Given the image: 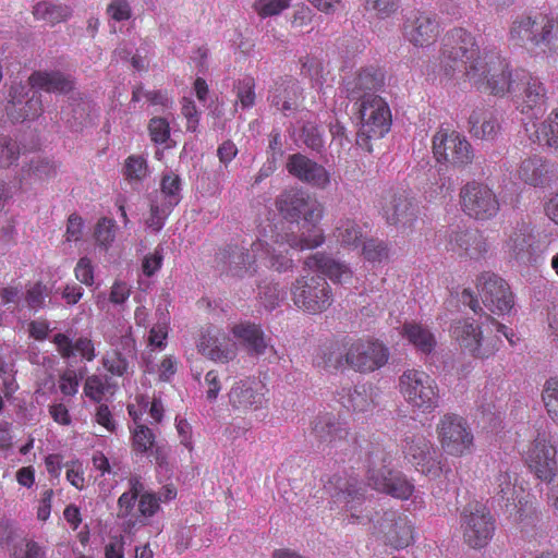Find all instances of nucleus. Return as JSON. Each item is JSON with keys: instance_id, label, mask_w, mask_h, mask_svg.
I'll use <instances>...</instances> for the list:
<instances>
[{"instance_id": "f257e3e1", "label": "nucleus", "mask_w": 558, "mask_h": 558, "mask_svg": "<svg viewBox=\"0 0 558 558\" xmlns=\"http://www.w3.org/2000/svg\"><path fill=\"white\" fill-rule=\"evenodd\" d=\"M439 65L453 78L462 75L477 90L494 96L514 94L517 109L523 114L542 111L547 104V88L542 80L524 69L511 70L507 58L496 49L482 52L474 35L454 27L442 39Z\"/></svg>"}, {"instance_id": "f03ea898", "label": "nucleus", "mask_w": 558, "mask_h": 558, "mask_svg": "<svg viewBox=\"0 0 558 558\" xmlns=\"http://www.w3.org/2000/svg\"><path fill=\"white\" fill-rule=\"evenodd\" d=\"M508 41L530 52L558 54V16L550 11L529 10L512 16Z\"/></svg>"}, {"instance_id": "7ed1b4c3", "label": "nucleus", "mask_w": 558, "mask_h": 558, "mask_svg": "<svg viewBox=\"0 0 558 558\" xmlns=\"http://www.w3.org/2000/svg\"><path fill=\"white\" fill-rule=\"evenodd\" d=\"M277 209L291 221H298L301 217L304 223H308V234H287L289 247L305 251L314 250L325 242L324 231L318 227L323 216L324 207L316 199L301 190H289L282 192L276 199Z\"/></svg>"}, {"instance_id": "20e7f679", "label": "nucleus", "mask_w": 558, "mask_h": 558, "mask_svg": "<svg viewBox=\"0 0 558 558\" xmlns=\"http://www.w3.org/2000/svg\"><path fill=\"white\" fill-rule=\"evenodd\" d=\"M389 356V349L378 339L344 337L331 347L325 363L335 369L350 368L367 374L384 367Z\"/></svg>"}, {"instance_id": "39448f33", "label": "nucleus", "mask_w": 558, "mask_h": 558, "mask_svg": "<svg viewBox=\"0 0 558 558\" xmlns=\"http://www.w3.org/2000/svg\"><path fill=\"white\" fill-rule=\"evenodd\" d=\"M275 243L278 247L257 240L252 243L251 248L239 247L238 245H228L219 251L217 259L229 265V269L234 276H242V271L253 276L257 271V262L267 260V266L278 272L292 270L294 263L289 256L288 250H281L287 243V234L278 235Z\"/></svg>"}, {"instance_id": "423d86ee", "label": "nucleus", "mask_w": 558, "mask_h": 558, "mask_svg": "<svg viewBox=\"0 0 558 558\" xmlns=\"http://www.w3.org/2000/svg\"><path fill=\"white\" fill-rule=\"evenodd\" d=\"M390 452L380 444H372L366 453V480L371 487L393 498L408 500L414 493V485L399 471L389 468Z\"/></svg>"}, {"instance_id": "0eeeda50", "label": "nucleus", "mask_w": 558, "mask_h": 558, "mask_svg": "<svg viewBox=\"0 0 558 558\" xmlns=\"http://www.w3.org/2000/svg\"><path fill=\"white\" fill-rule=\"evenodd\" d=\"M550 244L548 234L539 231L529 218H521L505 230L504 252L524 265H535Z\"/></svg>"}, {"instance_id": "6e6552de", "label": "nucleus", "mask_w": 558, "mask_h": 558, "mask_svg": "<svg viewBox=\"0 0 558 558\" xmlns=\"http://www.w3.org/2000/svg\"><path fill=\"white\" fill-rule=\"evenodd\" d=\"M398 389L407 404L422 414H430L441 402L437 381L421 368H407L398 379Z\"/></svg>"}, {"instance_id": "1a4fd4ad", "label": "nucleus", "mask_w": 558, "mask_h": 558, "mask_svg": "<svg viewBox=\"0 0 558 558\" xmlns=\"http://www.w3.org/2000/svg\"><path fill=\"white\" fill-rule=\"evenodd\" d=\"M360 129L356 144L372 151V140L383 138L390 130L392 118L387 101L380 96H368L360 101Z\"/></svg>"}, {"instance_id": "9d476101", "label": "nucleus", "mask_w": 558, "mask_h": 558, "mask_svg": "<svg viewBox=\"0 0 558 558\" xmlns=\"http://www.w3.org/2000/svg\"><path fill=\"white\" fill-rule=\"evenodd\" d=\"M291 300L296 308L310 315L326 312L333 303V291L319 275L298 277L290 287Z\"/></svg>"}, {"instance_id": "9b49d317", "label": "nucleus", "mask_w": 558, "mask_h": 558, "mask_svg": "<svg viewBox=\"0 0 558 558\" xmlns=\"http://www.w3.org/2000/svg\"><path fill=\"white\" fill-rule=\"evenodd\" d=\"M432 150L438 163L457 170L470 168L476 158L472 144L463 134L444 128L434 134Z\"/></svg>"}, {"instance_id": "f8f14e48", "label": "nucleus", "mask_w": 558, "mask_h": 558, "mask_svg": "<svg viewBox=\"0 0 558 558\" xmlns=\"http://www.w3.org/2000/svg\"><path fill=\"white\" fill-rule=\"evenodd\" d=\"M482 325L471 317L458 318L450 324L449 333L472 357L487 360L496 354L502 340L498 336L484 338Z\"/></svg>"}, {"instance_id": "ddd939ff", "label": "nucleus", "mask_w": 558, "mask_h": 558, "mask_svg": "<svg viewBox=\"0 0 558 558\" xmlns=\"http://www.w3.org/2000/svg\"><path fill=\"white\" fill-rule=\"evenodd\" d=\"M436 435L441 449L450 457H466L474 450V434L466 418L460 414H442L436 424Z\"/></svg>"}, {"instance_id": "4468645a", "label": "nucleus", "mask_w": 558, "mask_h": 558, "mask_svg": "<svg viewBox=\"0 0 558 558\" xmlns=\"http://www.w3.org/2000/svg\"><path fill=\"white\" fill-rule=\"evenodd\" d=\"M461 211L470 219L488 221L500 211L499 198L487 183L470 180L464 183L458 194Z\"/></svg>"}, {"instance_id": "2eb2a0df", "label": "nucleus", "mask_w": 558, "mask_h": 558, "mask_svg": "<svg viewBox=\"0 0 558 558\" xmlns=\"http://www.w3.org/2000/svg\"><path fill=\"white\" fill-rule=\"evenodd\" d=\"M460 529L464 544L473 549H482L495 535L496 520L484 504L472 501L461 511Z\"/></svg>"}, {"instance_id": "dca6fc26", "label": "nucleus", "mask_w": 558, "mask_h": 558, "mask_svg": "<svg viewBox=\"0 0 558 558\" xmlns=\"http://www.w3.org/2000/svg\"><path fill=\"white\" fill-rule=\"evenodd\" d=\"M531 473L539 481L558 483V440L548 433H537L524 454Z\"/></svg>"}, {"instance_id": "f3484780", "label": "nucleus", "mask_w": 558, "mask_h": 558, "mask_svg": "<svg viewBox=\"0 0 558 558\" xmlns=\"http://www.w3.org/2000/svg\"><path fill=\"white\" fill-rule=\"evenodd\" d=\"M331 488L333 501L341 505L355 522L371 521V512L363 507L366 501L365 487L355 476L333 474L328 481V489Z\"/></svg>"}, {"instance_id": "a211bd4d", "label": "nucleus", "mask_w": 558, "mask_h": 558, "mask_svg": "<svg viewBox=\"0 0 558 558\" xmlns=\"http://www.w3.org/2000/svg\"><path fill=\"white\" fill-rule=\"evenodd\" d=\"M138 500L137 509L142 517L151 518L160 509V498L157 493L145 490V484L141 475L132 474L128 477V490L118 498L117 517L129 518Z\"/></svg>"}, {"instance_id": "6ab92c4d", "label": "nucleus", "mask_w": 558, "mask_h": 558, "mask_svg": "<svg viewBox=\"0 0 558 558\" xmlns=\"http://www.w3.org/2000/svg\"><path fill=\"white\" fill-rule=\"evenodd\" d=\"M476 288L483 304L493 314L504 315L512 310L514 299L510 286L497 274L482 272L477 277Z\"/></svg>"}, {"instance_id": "aec40b11", "label": "nucleus", "mask_w": 558, "mask_h": 558, "mask_svg": "<svg viewBox=\"0 0 558 558\" xmlns=\"http://www.w3.org/2000/svg\"><path fill=\"white\" fill-rule=\"evenodd\" d=\"M440 34V22L435 13L416 10L404 17L402 35L414 47H429L437 41Z\"/></svg>"}, {"instance_id": "412c9836", "label": "nucleus", "mask_w": 558, "mask_h": 558, "mask_svg": "<svg viewBox=\"0 0 558 558\" xmlns=\"http://www.w3.org/2000/svg\"><path fill=\"white\" fill-rule=\"evenodd\" d=\"M265 386L255 377L236 379L227 392L228 404L234 412L258 411L266 404Z\"/></svg>"}, {"instance_id": "4be33fe9", "label": "nucleus", "mask_w": 558, "mask_h": 558, "mask_svg": "<svg viewBox=\"0 0 558 558\" xmlns=\"http://www.w3.org/2000/svg\"><path fill=\"white\" fill-rule=\"evenodd\" d=\"M404 458L427 476H439L441 473L440 461L433 444L422 434L407 436L402 447Z\"/></svg>"}, {"instance_id": "5701e85b", "label": "nucleus", "mask_w": 558, "mask_h": 558, "mask_svg": "<svg viewBox=\"0 0 558 558\" xmlns=\"http://www.w3.org/2000/svg\"><path fill=\"white\" fill-rule=\"evenodd\" d=\"M198 351L209 360L218 363H229L236 357L238 347L222 329L208 326L197 342Z\"/></svg>"}, {"instance_id": "b1692460", "label": "nucleus", "mask_w": 558, "mask_h": 558, "mask_svg": "<svg viewBox=\"0 0 558 558\" xmlns=\"http://www.w3.org/2000/svg\"><path fill=\"white\" fill-rule=\"evenodd\" d=\"M386 84V74L383 68L376 64L361 66L352 77L345 80L344 89L350 100H360L383 89Z\"/></svg>"}, {"instance_id": "393cba45", "label": "nucleus", "mask_w": 558, "mask_h": 558, "mask_svg": "<svg viewBox=\"0 0 558 558\" xmlns=\"http://www.w3.org/2000/svg\"><path fill=\"white\" fill-rule=\"evenodd\" d=\"M379 532L384 535L385 544L395 548L403 549L414 542V524L409 515L386 511L379 523Z\"/></svg>"}, {"instance_id": "a878e982", "label": "nucleus", "mask_w": 558, "mask_h": 558, "mask_svg": "<svg viewBox=\"0 0 558 558\" xmlns=\"http://www.w3.org/2000/svg\"><path fill=\"white\" fill-rule=\"evenodd\" d=\"M317 441L326 444L330 448H342L349 441L350 429L333 413L323 412L315 416L311 427Z\"/></svg>"}, {"instance_id": "bb28decb", "label": "nucleus", "mask_w": 558, "mask_h": 558, "mask_svg": "<svg viewBox=\"0 0 558 558\" xmlns=\"http://www.w3.org/2000/svg\"><path fill=\"white\" fill-rule=\"evenodd\" d=\"M445 248L448 252H452L458 255H465L470 258H480L487 253L488 245L481 231L469 228L461 229L457 227L456 229L450 230L447 234Z\"/></svg>"}, {"instance_id": "cd10ccee", "label": "nucleus", "mask_w": 558, "mask_h": 558, "mask_svg": "<svg viewBox=\"0 0 558 558\" xmlns=\"http://www.w3.org/2000/svg\"><path fill=\"white\" fill-rule=\"evenodd\" d=\"M286 167L292 177L314 187L324 190L330 184L329 171L300 153L290 155Z\"/></svg>"}, {"instance_id": "c85d7f7f", "label": "nucleus", "mask_w": 558, "mask_h": 558, "mask_svg": "<svg viewBox=\"0 0 558 558\" xmlns=\"http://www.w3.org/2000/svg\"><path fill=\"white\" fill-rule=\"evenodd\" d=\"M303 268L306 271L319 274L320 277L328 278L333 283L349 282L353 276L351 268L345 263L335 259L325 252L307 256L303 262Z\"/></svg>"}, {"instance_id": "c756f323", "label": "nucleus", "mask_w": 558, "mask_h": 558, "mask_svg": "<svg viewBox=\"0 0 558 558\" xmlns=\"http://www.w3.org/2000/svg\"><path fill=\"white\" fill-rule=\"evenodd\" d=\"M27 95L25 86H12L9 93L10 100L5 108L8 117L14 122L34 120L44 112L41 95L37 90L23 104L22 98Z\"/></svg>"}, {"instance_id": "7c9ffc66", "label": "nucleus", "mask_w": 558, "mask_h": 558, "mask_svg": "<svg viewBox=\"0 0 558 558\" xmlns=\"http://www.w3.org/2000/svg\"><path fill=\"white\" fill-rule=\"evenodd\" d=\"M381 210L389 225L412 228L417 219V206L403 194L388 192L383 196Z\"/></svg>"}, {"instance_id": "2f4dec72", "label": "nucleus", "mask_w": 558, "mask_h": 558, "mask_svg": "<svg viewBox=\"0 0 558 558\" xmlns=\"http://www.w3.org/2000/svg\"><path fill=\"white\" fill-rule=\"evenodd\" d=\"M520 181L533 187H544L554 180L553 166L539 156L523 159L517 170Z\"/></svg>"}, {"instance_id": "473e14b6", "label": "nucleus", "mask_w": 558, "mask_h": 558, "mask_svg": "<svg viewBox=\"0 0 558 558\" xmlns=\"http://www.w3.org/2000/svg\"><path fill=\"white\" fill-rule=\"evenodd\" d=\"M52 343L64 360L78 355L82 360L92 362L97 355L94 341L88 337H80L73 342L66 333L58 332L53 336Z\"/></svg>"}, {"instance_id": "72a5a7b5", "label": "nucleus", "mask_w": 558, "mask_h": 558, "mask_svg": "<svg viewBox=\"0 0 558 558\" xmlns=\"http://www.w3.org/2000/svg\"><path fill=\"white\" fill-rule=\"evenodd\" d=\"M32 89L66 94L74 88V80L60 71H34L28 77Z\"/></svg>"}, {"instance_id": "f704fd0d", "label": "nucleus", "mask_w": 558, "mask_h": 558, "mask_svg": "<svg viewBox=\"0 0 558 558\" xmlns=\"http://www.w3.org/2000/svg\"><path fill=\"white\" fill-rule=\"evenodd\" d=\"M470 134L482 141H494L500 132V123L492 109L476 108L469 117Z\"/></svg>"}, {"instance_id": "c9c22d12", "label": "nucleus", "mask_w": 558, "mask_h": 558, "mask_svg": "<svg viewBox=\"0 0 558 558\" xmlns=\"http://www.w3.org/2000/svg\"><path fill=\"white\" fill-rule=\"evenodd\" d=\"M338 401L349 411L356 414H372L376 408L372 389L356 386L353 389L342 388L337 392Z\"/></svg>"}, {"instance_id": "e433bc0d", "label": "nucleus", "mask_w": 558, "mask_h": 558, "mask_svg": "<svg viewBox=\"0 0 558 558\" xmlns=\"http://www.w3.org/2000/svg\"><path fill=\"white\" fill-rule=\"evenodd\" d=\"M301 88L295 80L277 82L269 96L271 106L288 116L298 110Z\"/></svg>"}, {"instance_id": "4c0bfd02", "label": "nucleus", "mask_w": 558, "mask_h": 558, "mask_svg": "<svg viewBox=\"0 0 558 558\" xmlns=\"http://www.w3.org/2000/svg\"><path fill=\"white\" fill-rule=\"evenodd\" d=\"M400 335L405 339L417 352L429 355L437 345V340L432 330L417 322H405Z\"/></svg>"}, {"instance_id": "58836bf2", "label": "nucleus", "mask_w": 558, "mask_h": 558, "mask_svg": "<svg viewBox=\"0 0 558 558\" xmlns=\"http://www.w3.org/2000/svg\"><path fill=\"white\" fill-rule=\"evenodd\" d=\"M533 143L558 150V108L554 109L546 120L533 124L532 130L526 129Z\"/></svg>"}, {"instance_id": "ea45409f", "label": "nucleus", "mask_w": 558, "mask_h": 558, "mask_svg": "<svg viewBox=\"0 0 558 558\" xmlns=\"http://www.w3.org/2000/svg\"><path fill=\"white\" fill-rule=\"evenodd\" d=\"M231 332L244 343L251 353L256 355L265 353L267 342L260 326L251 323H240L231 328Z\"/></svg>"}, {"instance_id": "a19ab883", "label": "nucleus", "mask_w": 558, "mask_h": 558, "mask_svg": "<svg viewBox=\"0 0 558 558\" xmlns=\"http://www.w3.org/2000/svg\"><path fill=\"white\" fill-rule=\"evenodd\" d=\"M487 493L499 504L506 506L513 504L515 499V486L512 483L511 475L507 471H499L488 480Z\"/></svg>"}, {"instance_id": "79ce46f5", "label": "nucleus", "mask_w": 558, "mask_h": 558, "mask_svg": "<svg viewBox=\"0 0 558 558\" xmlns=\"http://www.w3.org/2000/svg\"><path fill=\"white\" fill-rule=\"evenodd\" d=\"M33 14L38 21L56 25L65 22L72 15V10L65 4L40 1L34 5Z\"/></svg>"}, {"instance_id": "37998d69", "label": "nucleus", "mask_w": 558, "mask_h": 558, "mask_svg": "<svg viewBox=\"0 0 558 558\" xmlns=\"http://www.w3.org/2000/svg\"><path fill=\"white\" fill-rule=\"evenodd\" d=\"M461 301L463 304L468 305L474 313L477 314L478 312H482L481 317H484L485 322L493 325L496 328L497 332L501 333L511 345L515 344L518 338L514 331L508 328L506 325L499 323L492 315L484 313L473 291H471L470 289H464L461 293Z\"/></svg>"}, {"instance_id": "c03bdc74", "label": "nucleus", "mask_w": 558, "mask_h": 558, "mask_svg": "<svg viewBox=\"0 0 558 558\" xmlns=\"http://www.w3.org/2000/svg\"><path fill=\"white\" fill-rule=\"evenodd\" d=\"M336 241L343 247H357L363 239L362 227L353 219H341L333 232Z\"/></svg>"}, {"instance_id": "a18cd8bd", "label": "nucleus", "mask_w": 558, "mask_h": 558, "mask_svg": "<svg viewBox=\"0 0 558 558\" xmlns=\"http://www.w3.org/2000/svg\"><path fill=\"white\" fill-rule=\"evenodd\" d=\"M149 201V215L145 219V225L154 232H159L174 207L153 195Z\"/></svg>"}, {"instance_id": "49530a36", "label": "nucleus", "mask_w": 558, "mask_h": 558, "mask_svg": "<svg viewBox=\"0 0 558 558\" xmlns=\"http://www.w3.org/2000/svg\"><path fill=\"white\" fill-rule=\"evenodd\" d=\"M181 180L179 175L170 172L162 177L160 190L151 195L175 207L180 203Z\"/></svg>"}, {"instance_id": "de8ad7c7", "label": "nucleus", "mask_w": 558, "mask_h": 558, "mask_svg": "<svg viewBox=\"0 0 558 558\" xmlns=\"http://www.w3.org/2000/svg\"><path fill=\"white\" fill-rule=\"evenodd\" d=\"M132 449L137 453H147L155 445L156 436L151 428L144 424H136L131 429Z\"/></svg>"}, {"instance_id": "09e8293b", "label": "nucleus", "mask_w": 558, "mask_h": 558, "mask_svg": "<svg viewBox=\"0 0 558 558\" xmlns=\"http://www.w3.org/2000/svg\"><path fill=\"white\" fill-rule=\"evenodd\" d=\"M542 399L548 416L558 425V376L545 381Z\"/></svg>"}, {"instance_id": "8fccbe9b", "label": "nucleus", "mask_w": 558, "mask_h": 558, "mask_svg": "<svg viewBox=\"0 0 558 558\" xmlns=\"http://www.w3.org/2000/svg\"><path fill=\"white\" fill-rule=\"evenodd\" d=\"M105 369L112 376L123 377L128 374L130 363L128 359L119 350L112 349L105 353L102 357Z\"/></svg>"}, {"instance_id": "3c124183", "label": "nucleus", "mask_w": 558, "mask_h": 558, "mask_svg": "<svg viewBox=\"0 0 558 558\" xmlns=\"http://www.w3.org/2000/svg\"><path fill=\"white\" fill-rule=\"evenodd\" d=\"M116 230L117 223L113 219L107 217L100 218L97 221L94 231L96 243L99 246L108 250L114 242Z\"/></svg>"}, {"instance_id": "603ef678", "label": "nucleus", "mask_w": 558, "mask_h": 558, "mask_svg": "<svg viewBox=\"0 0 558 558\" xmlns=\"http://www.w3.org/2000/svg\"><path fill=\"white\" fill-rule=\"evenodd\" d=\"M290 5L291 0H255L253 10L260 19H267L281 14Z\"/></svg>"}, {"instance_id": "864d4df0", "label": "nucleus", "mask_w": 558, "mask_h": 558, "mask_svg": "<svg viewBox=\"0 0 558 558\" xmlns=\"http://www.w3.org/2000/svg\"><path fill=\"white\" fill-rule=\"evenodd\" d=\"M123 174L128 181H142L147 174L146 160L142 156H129L124 162Z\"/></svg>"}, {"instance_id": "5fc2aeb1", "label": "nucleus", "mask_w": 558, "mask_h": 558, "mask_svg": "<svg viewBox=\"0 0 558 558\" xmlns=\"http://www.w3.org/2000/svg\"><path fill=\"white\" fill-rule=\"evenodd\" d=\"M150 141L156 145H162L170 138V124L166 118L154 117L148 122Z\"/></svg>"}, {"instance_id": "6e6d98bb", "label": "nucleus", "mask_w": 558, "mask_h": 558, "mask_svg": "<svg viewBox=\"0 0 558 558\" xmlns=\"http://www.w3.org/2000/svg\"><path fill=\"white\" fill-rule=\"evenodd\" d=\"M48 289L41 281H37L27 288L25 293V302L27 306L37 312L45 307L48 298Z\"/></svg>"}, {"instance_id": "4d7b16f0", "label": "nucleus", "mask_w": 558, "mask_h": 558, "mask_svg": "<svg viewBox=\"0 0 558 558\" xmlns=\"http://www.w3.org/2000/svg\"><path fill=\"white\" fill-rule=\"evenodd\" d=\"M388 246L383 241L371 239L364 242L362 254L364 258L372 263H380L388 258Z\"/></svg>"}, {"instance_id": "13d9d810", "label": "nucleus", "mask_w": 558, "mask_h": 558, "mask_svg": "<svg viewBox=\"0 0 558 558\" xmlns=\"http://www.w3.org/2000/svg\"><path fill=\"white\" fill-rule=\"evenodd\" d=\"M284 298V291L279 283H269L262 288L259 299L267 310H274Z\"/></svg>"}, {"instance_id": "bf43d9fd", "label": "nucleus", "mask_w": 558, "mask_h": 558, "mask_svg": "<svg viewBox=\"0 0 558 558\" xmlns=\"http://www.w3.org/2000/svg\"><path fill=\"white\" fill-rule=\"evenodd\" d=\"M20 156V147L10 137H0V167L7 168L13 165Z\"/></svg>"}, {"instance_id": "052dcab7", "label": "nucleus", "mask_w": 558, "mask_h": 558, "mask_svg": "<svg viewBox=\"0 0 558 558\" xmlns=\"http://www.w3.org/2000/svg\"><path fill=\"white\" fill-rule=\"evenodd\" d=\"M162 263L163 248L162 246L158 245L154 252L144 256L142 260V271L146 277L150 278L160 270Z\"/></svg>"}, {"instance_id": "680f3d73", "label": "nucleus", "mask_w": 558, "mask_h": 558, "mask_svg": "<svg viewBox=\"0 0 558 558\" xmlns=\"http://www.w3.org/2000/svg\"><path fill=\"white\" fill-rule=\"evenodd\" d=\"M106 384L98 375H90L86 378L84 384V393L94 402L100 403L106 393Z\"/></svg>"}, {"instance_id": "e2e57ef3", "label": "nucleus", "mask_w": 558, "mask_h": 558, "mask_svg": "<svg viewBox=\"0 0 558 558\" xmlns=\"http://www.w3.org/2000/svg\"><path fill=\"white\" fill-rule=\"evenodd\" d=\"M236 97L242 108H251L255 104V82L252 77L239 81L236 85Z\"/></svg>"}, {"instance_id": "0e129e2a", "label": "nucleus", "mask_w": 558, "mask_h": 558, "mask_svg": "<svg viewBox=\"0 0 558 558\" xmlns=\"http://www.w3.org/2000/svg\"><path fill=\"white\" fill-rule=\"evenodd\" d=\"M366 10L374 11L380 19L396 13L400 7V0H366Z\"/></svg>"}, {"instance_id": "69168bd1", "label": "nucleus", "mask_w": 558, "mask_h": 558, "mask_svg": "<svg viewBox=\"0 0 558 558\" xmlns=\"http://www.w3.org/2000/svg\"><path fill=\"white\" fill-rule=\"evenodd\" d=\"M107 15L116 21H128L132 16V8L128 0H111L106 9Z\"/></svg>"}, {"instance_id": "338daca9", "label": "nucleus", "mask_w": 558, "mask_h": 558, "mask_svg": "<svg viewBox=\"0 0 558 558\" xmlns=\"http://www.w3.org/2000/svg\"><path fill=\"white\" fill-rule=\"evenodd\" d=\"M181 113L186 119V131L196 132L199 124V112L192 99H182Z\"/></svg>"}, {"instance_id": "774afa93", "label": "nucleus", "mask_w": 558, "mask_h": 558, "mask_svg": "<svg viewBox=\"0 0 558 558\" xmlns=\"http://www.w3.org/2000/svg\"><path fill=\"white\" fill-rule=\"evenodd\" d=\"M80 386V379L76 372L73 369H66L60 375L59 389L62 395L72 397L77 393Z\"/></svg>"}]
</instances>
